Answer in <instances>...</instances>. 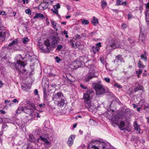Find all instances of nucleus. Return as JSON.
<instances>
[{"label": "nucleus", "mask_w": 149, "mask_h": 149, "mask_svg": "<svg viewBox=\"0 0 149 149\" xmlns=\"http://www.w3.org/2000/svg\"><path fill=\"white\" fill-rule=\"evenodd\" d=\"M93 93V92L92 89L87 90L84 93L83 98L85 103L86 107L90 111L95 113L97 110L96 106L91 102V94Z\"/></svg>", "instance_id": "1"}, {"label": "nucleus", "mask_w": 149, "mask_h": 149, "mask_svg": "<svg viewBox=\"0 0 149 149\" xmlns=\"http://www.w3.org/2000/svg\"><path fill=\"white\" fill-rule=\"evenodd\" d=\"M88 149H111L110 144L102 140H95L91 142L88 146Z\"/></svg>", "instance_id": "2"}, {"label": "nucleus", "mask_w": 149, "mask_h": 149, "mask_svg": "<svg viewBox=\"0 0 149 149\" xmlns=\"http://www.w3.org/2000/svg\"><path fill=\"white\" fill-rule=\"evenodd\" d=\"M15 68L19 73H23L26 71V70L24 69L25 66L24 62L20 60H17V63L15 64Z\"/></svg>", "instance_id": "3"}, {"label": "nucleus", "mask_w": 149, "mask_h": 149, "mask_svg": "<svg viewBox=\"0 0 149 149\" xmlns=\"http://www.w3.org/2000/svg\"><path fill=\"white\" fill-rule=\"evenodd\" d=\"M94 88L96 91V95H102L105 92L104 88L100 84H95Z\"/></svg>", "instance_id": "4"}, {"label": "nucleus", "mask_w": 149, "mask_h": 149, "mask_svg": "<svg viewBox=\"0 0 149 149\" xmlns=\"http://www.w3.org/2000/svg\"><path fill=\"white\" fill-rule=\"evenodd\" d=\"M9 36V33L5 30H2L0 29V40L1 41H3L6 39V37H8Z\"/></svg>", "instance_id": "5"}, {"label": "nucleus", "mask_w": 149, "mask_h": 149, "mask_svg": "<svg viewBox=\"0 0 149 149\" xmlns=\"http://www.w3.org/2000/svg\"><path fill=\"white\" fill-rule=\"evenodd\" d=\"M122 118V117L118 113L116 114L115 116L112 118L111 120L113 123L117 125H118L120 120Z\"/></svg>", "instance_id": "6"}, {"label": "nucleus", "mask_w": 149, "mask_h": 149, "mask_svg": "<svg viewBox=\"0 0 149 149\" xmlns=\"http://www.w3.org/2000/svg\"><path fill=\"white\" fill-rule=\"evenodd\" d=\"M79 59L81 61L83 65H84L86 67H87L88 65V62L89 61V59H88V58L87 56H83L81 57H80L79 58Z\"/></svg>", "instance_id": "7"}, {"label": "nucleus", "mask_w": 149, "mask_h": 149, "mask_svg": "<svg viewBox=\"0 0 149 149\" xmlns=\"http://www.w3.org/2000/svg\"><path fill=\"white\" fill-rule=\"evenodd\" d=\"M64 97L63 95L61 92H58L56 93L53 94L52 97V100H60Z\"/></svg>", "instance_id": "8"}, {"label": "nucleus", "mask_w": 149, "mask_h": 149, "mask_svg": "<svg viewBox=\"0 0 149 149\" xmlns=\"http://www.w3.org/2000/svg\"><path fill=\"white\" fill-rule=\"evenodd\" d=\"M110 45L113 49L118 48L120 47V42L117 40H113L110 43Z\"/></svg>", "instance_id": "9"}, {"label": "nucleus", "mask_w": 149, "mask_h": 149, "mask_svg": "<svg viewBox=\"0 0 149 149\" xmlns=\"http://www.w3.org/2000/svg\"><path fill=\"white\" fill-rule=\"evenodd\" d=\"M40 138L41 140L45 142L46 144H45V148H48L50 146L51 144V141H49L47 139L44 138L42 136L40 137Z\"/></svg>", "instance_id": "10"}, {"label": "nucleus", "mask_w": 149, "mask_h": 149, "mask_svg": "<svg viewBox=\"0 0 149 149\" xmlns=\"http://www.w3.org/2000/svg\"><path fill=\"white\" fill-rule=\"evenodd\" d=\"M75 138V135H71L70 136L67 141V143L68 146L69 147L71 146L74 143V140Z\"/></svg>", "instance_id": "11"}, {"label": "nucleus", "mask_w": 149, "mask_h": 149, "mask_svg": "<svg viewBox=\"0 0 149 149\" xmlns=\"http://www.w3.org/2000/svg\"><path fill=\"white\" fill-rule=\"evenodd\" d=\"M73 65L74 66V68H77L81 66H84L79 59V60L74 61L73 63Z\"/></svg>", "instance_id": "12"}, {"label": "nucleus", "mask_w": 149, "mask_h": 149, "mask_svg": "<svg viewBox=\"0 0 149 149\" xmlns=\"http://www.w3.org/2000/svg\"><path fill=\"white\" fill-rule=\"evenodd\" d=\"M40 48L42 50V51L44 52H49L50 48L46 46L45 45H42L39 46Z\"/></svg>", "instance_id": "13"}, {"label": "nucleus", "mask_w": 149, "mask_h": 149, "mask_svg": "<svg viewBox=\"0 0 149 149\" xmlns=\"http://www.w3.org/2000/svg\"><path fill=\"white\" fill-rule=\"evenodd\" d=\"M48 7V5L46 4L44 1L42 2L40 4L39 8L41 10H45L47 9Z\"/></svg>", "instance_id": "14"}, {"label": "nucleus", "mask_w": 149, "mask_h": 149, "mask_svg": "<svg viewBox=\"0 0 149 149\" xmlns=\"http://www.w3.org/2000/svg\"><path fill=\"white\" fill-rule=\"evenodd\" d=\"M17 42V39L14 40L11 42L9 43L8 46H6L7 48L8 49H12V46L16 45Z\"/></svg>", "instance_id": "15"}, {"label": "nucleus", "mask_w": 149, "mask_h": 149, "mask_svg": "<svg viewBox=\"0 0 149 149\" xmlns=\"http://www.w3.org/2000/svg\"><path fill=\"white\" fill-rule=\"evenodd\" d=\"M31 84L29 83H25L22 85V89L24 90L29 89L31 87Z\"/></svg>", "instance_id": "16"}, {"label": "nucleus", "mask_w": 149, "mask_h": 149, "mask_svg": "<svg viewBox=\"0 0 149 149\" xmlns=\"http://www.w3.org/2000/svg\"><path fill=\"white\" fill-rule=\"evenodd\" d=\"M51 24L52 25V26L54 29L56 31L58 30V28L59 26L56 22L52 20L51 21Z\"/></svg>", "instance_id": "17"}, {"label": "nucleus", "mask_w": 149, "mask_h": 149, "mask_svg": "<svg viewBox=\"0 0 149 149\" xmlns=\"http://www.w3.org/2000/svg\"><path fill=\"white\" fill-rule=\"evenodd\" d=\"M100 48L97 46H93L91 49V52L93 54H95L97 52H98Z\"/></svg>", "instance_id": "18"}, {"label": "nucleus", "mask_w": 149, "mask_h": 149, "mask_svg": "<svg viewBox=\"0 0 149 149\" xmlns=\"http://www.w3.org/2000/svg\"><path fill=\"white\" fill-rule=\"evenodd\" d=\"M133 126L134 128V129L139 132V133H140V126L138 124L136 121H135L134 123Z\"/></svg>", "instance_id": "19"}, {"label": "nucleus", "mask_w": 149, "mask_h": 149, "mask_svg": "<svg viewBox=\"0 0 149 149\" xmlns=\"http://www.w3.org/2000/svg\"><path fill=\"white\" fill-rule=\"evenodd\" d=\"M118 126L121 130H125V128L124 127L125 126V123L124 121H121L120 120L119 122L118 123Z\"/></svg>", "instance_id": "20"}, {"label": "nucleus", "mask_w": 149, "mask_h": 149, "mask_svg": "<svg viewBox=\"0 0 149 149\" xmlns=\"http://www.w3.org/2000/svg\"><path fill=\"white\" fill-rule=\"evenodd\" d=\"M52 44L54 45L57 43L59 42V39L57 36H56L53 37L52 38Z\"/></svg>", "instance_id": "21"}, {"label": "nucleus", "mask_w": 149, "mask_h": 149, "mask_svg": "<svg viewBox=\"0 0 149 149\" xmlns=\"http://www.w3.org/2000/svg\"><path fill=\"white\" fill-rule=\"evenodd\" d=\"M23 112L26 113L24 107H23L21 106L18 107L17 109L16 110V113H20Z\"/></svg>", "instance_id": "22"}, {"label": "nucleus", "mask_w": 149, "mask_h": 149, "mask_svg": "<svg viewBox=\"0 0 149 149\" xmlns=\"http://www.w3.org/2000/svg\"><path fill=\"white\" fill-rule=\"evenodd\" d=\"M60 101H58L57 104L60 107H63L65 104V100L63 98L60 99Z\"/></svg>", "instance_id": "23"}, {"label": "nucleus", "mask_w": 149, "mask_h": 149, "mask_svg": "<svg viewBox=\"0 0 149 149\" xmlns=\"http://www.w3.org/2000/svg\"><path fill=\"white\" fill-rule=\"evenodd\" d=\"M30 116H32L31 119L32 120H34L35 119V117L36 116L38 118H40V116L39 115V113L37 112H33L31 114V115H30Z\"/></svg>", "instance_id": "24"}, {"label": "nucleus", "mask_w": 149, "mask_h": 149, "mask_svg": "<svg viewBox=\"0 0 149 149\" xmlns=\"http://www.w3.org/2000/svg\"><path fill=\"white\" fill-rule=\"evenodd\" d=\"M44 17V15L40 13H36L33 17V19H35L37 18H43Z\"/></svg>", "instance_id": "25"}, {"label": "nucleus", "mask_w": 149, "mask_h": 149, "mask_svg": "<svg viewBox=\"0 0 149 149\" xmlns=\"http://www.w3.org/2000/svg\"><path fill=\"white\" fill-rule=\"evenodd\" d=\"M139 40H141L142 42H144L145 39L144 34L143 33H140L139 34Z\"/></svg>", "instance_id": "26"}, {"label": "nucleus", "mask_w": 149, "mask_h": 149, "mask_svg": "<svg viewBox=\"0 0 149 149\" xmlns=\"http://www.w3.org/2000/svg\"><path fill=\"white\" fill-rule=\"evenodd\" d=\"M92 23L94 25H96L98 24V22L97 18L95 17H93V19L92 21Z\"/></svg>", "instance_id": "27"}, {"label": "nucleus", "mask_w": 149, "mask_h": 149, "mask_svg": "<svg viewBox=\"0 0 149 149\" xmlns=\"http://www.w3.org/2000/svg\"><path fill=\"white\" fill-rule=\"evenodd\" d=\"M146 51L144 52V54H141V58L145 61H146L147 60V58L146 56Z\"/></svg>", "instance_id": "28"}, {"label": "nucleus", "mask_w": 149, "mask_h": 149, "mask_svg": "<svg viewBox=\"0 0 149 149\" xmlns=\"http://www.w3.org/2000/svg\"><path fill=\"white\" fill-rule=\"evenodd\" d=\"M44 1V0H43ZM46 4H47V5H48V6L49 5H52V2H53V1H51V0H46L45 1H44Z\"/></svg>", "instance_id": "29"}, {"label": "nucleus", "mask_w": 149, "mask_h": 149, "mask_svg": "<svg viewBox=\"0 0 149 149\" xmlns=\"http://www.w3.org/2000/svg\"><path fill=\"white\" fill-rule=\"evenodd\" d=\"M51 11L53 12V13L56 14V15H57L59 17H60V15L58 14V10H56L55 9H51Z\"/></svg>", "instance_id": "30"}, {"label": "nucleus", "mask_w": 149, "mask_h": 149, "mask_svg": "<svg viewBox=\"0 0 149 149\" xmlns=\"http://www.w3.org/2000/svg\"><path fill=\"white\" fill-rule=\"evenodd\" d=\"M93 77V75H89L88 76H86L85 77V79L86 81H88L90 79Z\"/></svg>", "instance_id": "31"}, {"label": "nucleus", "mask_w": 149, "mask_h": 149, "mask_svg": "<svg viewBox=\"0 0 149 149\" xmlns=\"http://www.w3.org/2000/svg\"><path fill=\"white\" fill-rule=\"evenodd\" d=\"M138 67L139 68H143L145 67V66L143 65L141 61H138Z\"/></svg>", "instance_id": "32"}, {"label": "nucleus", "mask_w": 149, "mask_h": 149, "mask_svg": "<svg viewBox=\"0 0 149 149\" xmlns=\"http://www.w3.org/2000/svg\"><path fill=\"white\" fill-rule=\"evenodd\" d=\"M22 40L23 43L24 44H26L29 41V40L27 37H25L22 38Z\"/></svg>", "instance_id": "33"}, {"label": "nucleus", "mask_w": 149, "mask_h": 149, "mask_svg": "<svg viewBox=\"0 0 149 149\" xmlns=\"http://www.w3.org/2000/svg\"><path fill=\"white\" fill-rule=\"evenodd\" d=\"M89 123L90 124L92 125H95L96 123L92 119H90Z\"/></svg>", "instance_id": "34"}, {"label": "nucleus", "mask_w": 149, "mask_h": 149, "mask_svg": "<svg viewBox=\"0 0 149 149\" xmlns=\"http://www.w3.org/2000/svg\"><path fill=\"white\" fill-rule=\"evenodd\" d=\"M61 7L60 4L58 3L56 5H55L54 6V9L58 10V9H59Z\"/></svg>", "instance_id": "35"}, {"label": "nucleus", "mask_w": 149, "mask_h": 149, "mask_svg": "<svg viewBox=\"0 0 149 149\" xmlns=\"http://www.w3.org/2000/svg\"><path fill=\"white\" fill-rule=\"evenodd\" d=\"M34 138L32 135H29V141L32 142L34 141Z\"/></svg>", "instance_id": "36"}, {"label": "nucleus", "mask_w": 149, "mask_h": 149, "mask_svg": "<svg viewBox=\"0 0 149 149\" xmlns=\"http://www.w3.org/2000/svg\"><path fill=\"white\" fill-rule=\"evenodd\" d=\"M43 45H45L46 46L49 48L50 43L48 40L45 41L44 44Z\"/></svg>", "instance_id": "37"}, {"label": "nucleus", "mask_w": 149, "mask_h": 149, "mask_svg": "<svg viewBox=\"0 0 149 149\" xmlns=\"http://www.w3.org/2000/svg\"><path fill=\"white\" fill-rule=\"evenodd\" d=\"M101 3L102 6L103 8L105 7L107 5V3L106 2L104 1H103L101 2Z\"/></svg>", "instance_id": "38"}, {"label": "nucleus", "mask_w": 149, "mask_h": 149, "mask_svg": "<svg viewBox=\"0 0 149 149\" xmlns=\"http://www.w3.org/2000/svg\"><path fill=\"white\" fill-rule=\"evenodd\" d=\"M82 23L84 24H88L89 23L88 21L86 19H83L82 21Z\"/></svg>", "instance_id": "39"}, {"label": "nucleus", "mask_w": 149, "mask_h": 149, "mask_svg": "<svg viewBox=\"0 0 149 149\" xmlns=\"http://www.w3.org/2000/svg\"><path fill=\"white\" fill-rule=\"evenodd\" d=\"M125 113H127V114H130L131 113V111L130 109L128 108H126L125 109Z\"/></svg>", "instance_id": "40"}, {"label": "nucleus", "mask_w": 149, "mask_h": 149, "mask_svg": "<svg viewBox=\"0 0 149 149\" xmlns=\"http://www.w3.org/2000/svg\"><path fill=\"white\" fill-rule=\"evenodd\" d=\"M25 13L29 15H31V11L30 9H26L25 10Z\"/></svg>", "instance_id": "41"}, {"label": "nucleus", "mask_w": 149, "mask_h": 149, "mask_svg": "<svg viewBox=\"0 0 149 149\" xmlns=\"http://www.w3.org/2000/svg\"><path fill=\"white\" fill-rule=\"evenodd\" d=\"M43 93L44 98L45 99H46L47 96V92L46 91H44Z\"/></svg>", "instance_id": "42"}, {"label": "nucleus", "mask_w": 149, "mask_h": 149, "mask_svg": "<svg viewBox=\"0 0 149 149\" xmlns=\"http://www.w3.org/2000/svg\"><path fill=\"white\" fill-rule=\"evenodd\" d=\"M63 47V45H59L57 46L56 50H61Z\"/></svg>", "instance_id": "43"}, {"label": "nucleus", "mask_w": 149, "mask_h": 149, "mask_svg": "<svg viewBox=\"0 0 149 149\" xmlns=\"http://www.w3.org/2000/svg\"><path fill=\"white\" fill-rule=\"evenodd\" d=\"M71 46H72V47L73 48H75L76 47H77V43H75V45H74V43L72 41L71 43Z\"/></svg>", "instance_id": "44"}, {"label": "nucleus", "mask_w": 149, "mask_h": 149, "mask_svg": "<svg viewBox=\"0 0 149 149\" xmlns=\"http://www.w3.org/2000/svg\"><path fill=\"white\" fill-rule=\"evenodd\" d=\"M122 0H117L116 4L117 5H121L122 4Z\"/></svg>", "instance_id": "45"}, {"label": "nucleus", "mask_w": 149, "mask_h": 149, "mask_svg": "<svg viewBox=\"0 0 149 149\" xmlns=\"http://www.w3.org/2000/svg\"><path fill=\"white\" fill-rule=\"evenodd\" d=\"M104 80L105 81L108 83H109L110 81V79L108 77H105L104 78Z\"/></svg>", "instance_id": "46"}, {"label": "nucleus", "mask_w": 149, "mask_h": 149, "mask_svg": "<svg viewBox=\"0 0 149 149\" xmlns=\"http://www.w3.org/2000/svg\"><path fill=\"white\" fill-rule=\"evenodd\" d=\"M122 56L120 55H118L116 57V59L118 61L121 58Z\"/></svg>", "instance_id": "47"}, {"label": "nucleus", "mask_w": 149, "mask_h": 149, "mask_svg": "<svg viewBox=\"0 0 149 149\" xmlns=\"http://www.w3.org/2000/svg\"><path fill=\"white\" fill-rule=\"evenodd\" d=\"M138 88V89L139 90H142L143 91L144 89L143 88V87L141 85H139L138 87H137Z\"/></svg>", "instance_id": "48"}, {"label": "nucleus", "mask_w": 149, "mask_h": 149, "mask_svg": "<svg viewBox=\"0 0 149 149\" xmlns=\"http://www.w3.org/2000/svg\"><path fill=\"white\" fill-rule=\"evenodd\" d=\"M56 61L57 62L59 63L61 61V59L58 57L56 56L55 58Z\"/></svg>", "instance_id": "49"}, {"label": "nucleus", "mask_w": 149, "mask_h": 149, "mask_svg": "<svg viewBox=\"0 0 149 149\" xmlns=\"http://www.w3.org/2000/svg\"><path fill=\"white\" fill-rule=\"evenodd\" d=\"M80 86V87L81 88H83V89H86L87 88V87L84 86V85H83V84H81Z\"/></svg>", "instance_id": "50"}, {"label": "nucleus", "mask_w": 149, "mask_h": 149, "mask_svg": "<svg viewBox=\"0 0 149 149\" xmlns=\"http://www.w3.org/2000/svg\"><path fill=\"white\" fill-rule=\"evenodd\" d=\"M96 32H92L91 33H90L89 34V36L90 37H91L93 36L94 35H95L96 34Z\"/></svg>", "instance_id": "51"}, {"label": "nucleus", "mask_w": 149, "mask_h": 149, "mask_svg": "<svg viewBox=\"0 0 149 149\" xmlns=\"http://www.w3.org/2000/svg\"><path fill=\"white\" fill-rule=\"evenodd\" d=\"M114 86L118 88H122V87L121 86L116 83L115 84Z\"/></svg>", "instance_id": "52"}, {"label": "nucleus", "mask_w": 149, "mask_h": 149, "mask_svg": "<svg viewBox=\"0 0 149 149\" xmlns=\"http://www.w3.org/2000/svg\"><path fill=\"white\" fill-rule=\"evenodd\" d=\"M96 46H97L100 48V47H101V42H99L98 43L96 44Z\"/></svg>", "instance_id": "53"}, {"label": "nucleus", "mask_w": 149, "mask_h": 149, "mask_svg": "<svg viewBox=\"0 0 149 149\" xmlns=\"http://www.w3.org/2000/svg\"><path fill=\"white\" fill-rule=\"evenodd\" d=\"M127 25L125 24H123L122 25V27L124 29H125L126 28Z\"/></svg>", "instance_id": "54"}, {"label": "nucleus", "mask_w": 149, "mask_h": 149, "mask_svg": "<svg viewBox=\"0 0 149 149\" xmlns=\"http://www.w3.org/2000/svg\"><path fill=\"white\" fill-rule=\"evenodd\" d=\"M5 13H6V12L4 11H3V12H2V11L0 12V15H5Z\"/></svg>", "instance_id": "55"}, {"label": "nucleus", "mask_w": 149, "mask_h": 149, "mask_svg": "<svg viewBox=\"0 0 149 149\" xmlns=\"http://www.w3.org/2000/svg\"><path fill=\"white\" fill-rule=\"evenodd\" d=\"M13 102H14V103H16V102L18 103V100L16 99H14L13 100Z\"/></svg>", "instance_id": "56"}, {"label": "nucleus", "mask_w": 149, "mask_h": 149, "mask_svg": "<svg viewBox=\"0 0 149 149\" xmlns=\"http://www.w3.org/2000/svg\"><path fill=\"white\" fill-rule=\"evenodd\" d=\"M22 1L24 4H25L26 3H28V0H22Z\"/></svg>", "instance_id": "57"}, {"label": "nucleus", "mask_w": 149, "mask_h": 149, "mask_svg": "<svg viewBox=\"0 0 149 149\" xmlns=\"http://www.w3.org/2000/svg\"><path fill=\"white\" fill-rule=\"evenodd\" d=\"M0 112L1 114H4L5 113V112L3 110H1Z\"/></svg>", "instance_id": "58"}, {"label": "nucleus", "mask_w": 149, "mask_h": 149, "mask_svg": "<svg viewBox=\"0 0 149 149\" xmlns=\"http://www.w3.org/2000/svg\"><path fill=\"white\" fill-rule=\"evenodd\" d=\"M142 72V69H139V71H138V74H141Z\"/></svg>", "instance_id": "59"}, {"label": "nucleus", "mask_w": 149, "mask_h": 149, "mask_svg": "<svg viewBox=\"0 0 149 149\" xmlns=\"http://www.w3.org/2000/svg\"><path fill=\"white\" fill-rule=\"evenodd\" d=\"M3 141V139L2 138V135L0 134V142L1 143Z\"/></svg>", "instance_id": "60"}, {"label": "nucleus", "mask_w": 149, "mask_h": 149, "mask_svg": "<svg viewBox=\"0 0 149 149\" xmlns=\"http://www.w3.org/2000/svg\"><path fill=\"white\" fill-rule=\"evenodd\" d=\"M128 19H130L132 17V15L130 14H128Z\"/></svg>", "instance_id": "61"}, {"label": "nucleus", "mask_w": 149, "mask_h": 149, "mask_svg": "<svg viewBox=\"0 0 149 149\" xmlns=\"http://www.w3.org/2000/svg\"><path fill=\"white\" fill-rule=\"evenodd\" d=\"M34 93L35 95H37L38 93V91L37 89H36L34 91Z\"/></svg>", "instance_id": "62"}, {"label": "nucleus", "mask_w": 149, "mask_h": 149, "mask_svg": "<svg viewBox=\"0 0 149 149\" xmlns=\"http://www.w3.org/2000/svg\"><path fill=\"white\" fill-rule=\"evenodd\" d=\"M49 123V122L48 121H46L44 123V125L45 127H48V126H47L46 125V123Z\"/></svg>", "instance_id": "63"}, {"label": "nucleus", "mask_w": 149, "mask_h": 149, "mask_svg": "<svg viewBox=\"0 0 149 149\" xmlns=\"http://www.w3.org/2000/svg\"><path fill=\"white\" fill-rule=\"evenodd\" d=\"M147 108L149 109V105H148V106H145V107L144 108V109L145 110H146V109H147Z\"/></svg>", "instance_id": "64"}]
</instances>
